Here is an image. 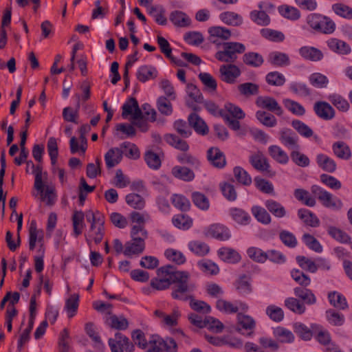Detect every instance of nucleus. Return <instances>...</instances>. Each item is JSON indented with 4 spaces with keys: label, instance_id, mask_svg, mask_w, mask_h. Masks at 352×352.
I'll return each instance as SVG.
<instances>
[{
    "label": "nucleus",
    "instance_id": "774afa93",
    "mask_svg": "<svg viewBox=\"0 0 352 352\" xmlns=\"http://www.w3.org/2000/svg\"><path fill=\"white\" fill-rule=\"evenodd\" d=\"M290 157L292 162L300 167H307L310 164L309 157L298 151V149L292 151L290 153Z\"/></svg>",
    "mask_w": 352,
    "mask_h": 352
},
{
    "label": "nucleus",
    "instance_id": "4468645a",
    "mask_svg": "<svg viewBox=\"0 0 352 352\" xmlns=\"http://www.w3.org/2000/svg\"><path fill=\"white\" fill-rule=\"evenodd\" d=\"M145 239L132 238L133 242H127L125 244V249L123 253L125 256H130L132 254H140L143 252L145 248Z\"/></svg>",
    "mask_w": 352,
    "mask_h": 352
},
{
    "label": "nucleus",
    "instance_id": "7c9ffc66",
    "mask_svg": "<svg viewBox=\"0 0 352 352\" xmlns=\"http://www.w3.org/2000/svg\"><path fill=\"white\" fill-rule=\"evenodd\" d=\"M295 296L307 305H314L316 302V298L311 290L301 287L294 288Z\"/></svg>",
    "mask_w": 352,
    "mask_h": 352
},
{
    "label": "nucleus",
    "instance_id": "a19ab883",
    "mask_svg": "<svg viewBox=\"0 0 352 352\" xmlns=\"http://www.w3.org/2000/svg\"><path fill=\"white\" fill-rule=\"evenodd\" d=\"M107 324L112 329L118 330H125L129 327L128 320L123 316L111 315L107 320Z\"/></svg>",
    "mask_w": 352,
    "mask_h": 352
},
{
    "label": "nucleus",
    "instance_id": "cd10ccee",
    "mask_svg": "<svg viewBox=\"0 0 352 352\" xmlns=\"http://www.w3.org/2000/svg\"><path fill=\"white\" fill-rule=\"evenodd\" d=\"M298 217L307 226L316 228L320 224V221L315 214L307 209L300 208L298 210Z\"/></svg>",
    "mask_w": 352,
    "mask_h": 352
},
{
    "label": "nucleus",
    "instance_id": "58836bf2",
    "mask_svg": "<svg viewBox=\"0 0 352 352\" xmlns=\"http://www.w3.org/2000/svg\"><path fill=\"white\" fill-rule=\"evenodd\" d=\"M328 234L335 240L342 243H351V236L344 232L334 226H330L327 230Z\"/></svg>",
    "mask_w": 352,
    "mask_h": 352
},
{
    "label": "nucleus",
    "instance_id": "864d4df0",
    "mask_svg": "<svg viewBox=\"0 0 352 352\" xmlns=\"http://www.w3.org/2000/svg\"><path fill=\"white\" fill-rule=\"evenodd\" d=\"M274 335L279 339L281 342L292 343L294 340L293 333L282 327H278L274 330Z\"/></svg>",
    "mask_w": 352,
    "mask_h": 352
},
{
    "label": "nucleus",
    "instance_id": "0e129e2a",
    "mask_svg": "<svg viewBox=\"0 0 352 352\" xmlns=\"http://www.w3.org/2000/svg\"><path fill=\"white\" fill-rule=\"evenodd\" d=\"M292 126L300 135L305 138H310L314 134L312 129L300 120H293L292 122Z\"/></svg>",
    "mask_w": 352,
    "mask_h": 352
},
{
    "label": "nucleus",
    "instance_id": "0eeeda50",
    "mask_svg": "<svg viewBox=\"0 0 352 352\" xmlns=\"http://www.w3.org/2000/svg\"><path fill=\"white\" fill-rule=\"evenodd\" d=\"M157 41L161 52L164 54L172 63L178 67H186L187 65L183 60L178 59L172 55V48L170 47L168 41L165 38L162 36H157Z\"/></svg>",
    "mask_w": 352,
    "mask_h": 352
},
{
    "label": "nucleus",
    "instance_id": "b1692460",
    "mask_svg": "<svg viewBox=\"0 0 352 352\" xmlns=\"http://www.w3.org/2000/svg\"><path fill=\"white\" fill-rule=\"evenodd\" d=\"M243 63L252 67H259L264 63V58L260 54L254 52L245 53L242 57Z\"/></svg>",
    "mask_w": 352,
    "mask_h": 352
},
{
    "label": "nucleus",
    "instance_id": "69168bd1",
    "mask_svg": "<svg viewBox=\"0 0 352 352\" xmlns=\"http://www.w3.org/2000/svg\"><path fill=\"white\" fill-rule=\"evenodd\" d=\"M144 160L148 166L153 170L159 169L162 164V161L159 155L151 151L145 153Z\"/></svg>",
    "mask_w": 352,
    "mask_h": 352
},
{
    "label": "nucleus",
    "instance_id": "2eb2a0df",
    "mask_svg": "<svg viewBox=\"0 0 352 352\" xmlns=\"http://www.w3.org/2000/svg\"><path fill=\"white\" fill-rule=\"evenodd\" d=\"M314 110L316 114L324 120L332 119L335 116L333 107L327 102H317L315 103Z\"/></svg>",
    "mask_w": 352,
    "mask_h": 352
},
{
    "label": "nucleus",
    "instance_id": "ea45409f",
    "mask_svg": "<svg viewBox=\"0 0 352 352\" xmlns=\"http://www.w3.org/2000/svg\"><path fill=\"white\" fill-rule=\"evenodd\" d=\"M153 338L157 339L160 346H162V350L163 352H177V344L175 340L172 338L167 337L166 339L161 338L157 335H153Z\"/></svg>",
    "mask_w": 352,
    "mask_h": 352
},
{
    "label": "nucleus",
    "instance_id": "3c124183",
    "mask_svg": "<svg viewBox=\"0 0 352 352\" xmlns=\"http://www.w3.org/2000/svg\"><path fill=\"white\" fill-rule=\"evenodd\" d=\"M120 148L122 150L123 155L128 158L136 160L140 157L139 149L134 144L124 142L121 144Z\"/></svg>",
    "mask_w": 352,
    "mask_h": 352
},
{
    "label": "nucleus",
    "instance_id": "72a5a7b5",
    "mask_svg": "<svg viewBox=\"0 0 352 352\" xmlns=\"http://www.w3.org/2000/svg\"><path fill=\"white\" fill-rule=\"evenodd\" d=\"M268 61L274 66L284 67L289 65V58L287 54L279 52H273L269 54Z\"/></svg>",
    "mask_w": 352,
    "mask_h": 352
},
{
    "label": "nucleus",
    "instance_id": "a211bd4d",
    "mask_svg": "<svg viewBox=\"0 0 352 352\" xmlns=\"http://www.w3.org/2000/svg\"><path fill=\"white\" fill-rule=\"evenodd\" d=\"M218 255L223 261L228 263H237L241 258L235 250L228 247L220 248L218 250Z\"/></svg>",
    "mask_w": 352,
    "mask_h": 352
},
{
    "label": "nucleus",
    "instance_id": "dca6fc26",
    "mask_svg": "<svg viewBox=\"0 0 352 352\" xmlns=\"http://www.w3.org/2000/svg\"><path fill=\"white\" fill-rule=\"evenodd\" d=\"M188 122L190 123L191 129L201 135H206L208 133V127L204 120L196 113H192L188 116Z\"/></svg>",
    "mask_w": 352,
    "mask_h": 352
},
{
    "label": "nucleus",
    "instance_id": "79ce46f5",
    "mask_svg": "<svg viewBox=\"0 0 352 352\" xmlns=\"http://www.w3.org/2000/svg\"><path fill=\"white\" fill-rule=\"evenodd\" d=\"M173 128L183 138H187L192 135V129L189 122L183 120H177L173 123Z\"/></svg>",
    "mask_w": 352,
    "mask_h": 352
},
{
    "label": "nucleus",
    "instance_id": "5701e85b",
    "mask_svg": "<svg viewBox=\"0 0 352 352\" xmlns=\"http://www.w3.org/2000/svg\"><path fill=\"white\" fill-rule=\"evenodd\" d=\"M164 139L167 144L176 149L183 151V153L189 150V145L186 141L181 139L179 137L175 134H166Z\"/></svg>",
    "mask_w": 352,
    "mask_h": 352
},
{
    "label": "nucleus",
    "instance_id": "c03bdc74",
    "mask_svg": "<svg viewBox=\"0 0 352 352\" xmlns=\"http://www.w3.org/2000/svg\"><path fill=\"white\" fill-rule=\"evenodd\" d=\"M285 306L297 314H302L306 310L305 304L296 298H287L285 300Z\"/></svg>",
    "mask_w": 352,
    "mask_h": 352
},
{
    "label": "nucleus",
    "instance_id": "49530a36",
    "mask_svg": "<svg viewBox=\"0 0 352 352\" xmlns=\"http://www.w3.org/2000/svg\"><path fill=\"white\" fill-rule=\"evenodd\" d=\"M233 173L236 181L244 186H248L252 182V177L241 166H236L233 169Z\"/></svg>",
    "mask_w": 352,
    "mask_h": 352
},
{
    "label": "nucleus",
    "instance_id": "393cba45",
    "mask_svg": "<svg viewBox=\"0 0 352 352\" xmlns=\"http://www.w3.org/2000/svg\"><path fill=\"white\" fill-rule=\"evenodd\" d=\"M328 299L330 304L336 309L345 310L349 307L346 298L338 292H329Z\"/></svg>",
    "mask_w": 352,
    "mask_h": 352
},
{
    "label": "nucleus",
    "instance_id": "412c9836",
    "mask_svg": "<svg viewBox=\"0 0 352 352\" xmlns=\"http://www.w3.org/2000/svg\"><path fill=\"white\" fill-rule=\"evenodd\" d=\"M137 78L141 82H145L157 76L156 68L151 65H142L139 67L136 74Z\"/></svg>",
    "mask_w": 352,
    "mask_h": 352
},
{
    "label": "nucleus",
    "instance_id": "ddd939ff",
    "mask_svg": "<svg viewBox=\"0 0 352 352\" xmlns=\"http://www.w3.org/2000/svg\"><path fill=\"white\" fill-rule=\"evenodd\" d=\"M122 150L118 147L111 148L104 155L107 168L111 169L120 163L122 160Z\"/></svg>",
    "mask_w": 352,
    "mask_h": 352
},
{
    "label": "nucleus",
    "instance_id": "e2e57ef3",
    "mask_svg": "<svg viewBox=\"0 0 352 352\" xmlns=\"http://www.w3.org/2000/svg\"><path fill=\"white\" fill-rule=\"evenodd\" d=\"M126 202L131 207L141 210L145 206L144 198L138 194L130 193L126 196Z\"/></svg>",
    "mask_w": 352,
    "mask_h": 352
},
{
    "label": "nucleus",
    "instance_id": "c85d7f7f",
    "mask_svg": "<svg viewBox=\"0 0 352 352\" xmlns=\"http://www.w3.org/2000/svg\"><path fill=\"white\" fill-rule=\"evenodd\" d=\"M251 212L259 223L268 225L272 222V217L267 208L265 209L259 206H253L251 208Z\"/></svg>",
    "mask_w": 352,
    "mask_h": 352
},
{
    "label": "nucleus",
    "instance_id": "9d476101",
    "mask_svg": "<svg viewBox=\"0 0 352 352\" xmlns=\"http://www.w3.org/2000/svg\"><path fill=\"white\" fill-rule=\"evenodd\" d=\"M207 159L212 166L222 168L226 164L224 153L218 147H211L207 151Z\"/></svg>",
    "mask_w": 352,
    "mask_h": 352
},
{
    "label": "nucleus",
    "instance_id": "f257e3e1",
    "mask_svg": "<svg viewBox=\"0 0 352 352\" xmlns=\"http://www.w3.org/2000/svg\"><path fill=\"white\" fill-rule=\"evenodd\" d=\"M157 277L151 279V287L158 291L166 290L170 287V296H173L181 285H185L189 281L190 274L186 271H176L174 266L166 265L157 270Z\"/></svg>",
    "mask_w": 352,
    "mask_h": 352
},
{
    "label": "nucleus",
    "instance_id": "8fccbe9b",
    "mask_svg": "<svg viewBox=\"0 0 352 352\" xmlns=\"http://www.w3.org/2000/svg\"><path fill=\"white\" fill-rule=\"evenodd\" d=\"M294 331L304 340H310L314 333L311 327L309 329L301 322L294 324Z\"/></svg>",
    "mask_w": 352,
    "mask_h": 352
},
{
    "label": "nucleus",
    "instance_id": "6e6d98bb",
    "mask_svg": "<svg viewBox=\"0 0 352 352\" xmlns=\"http://www.w3.org/2000/svg\"><path fill=\"white\" fill-rule=\"evenodd\" d=\"M84 213L82 211H75L72 217L74 234L76 237L78 236L84 227Z\"/></svg>",
    "mask_w": 352,
    "mask_h": 352
},
{
    "label": "nucleus",
    "instance_id": "20e7f679",
    "mask_svg": "<svg viewBox=\"0 0 352 352\" xmlns=\"http://www.w3.org/2000/svg\"><path fill=\"white\" fill-rule=\"evenodd\" d=\"M250 163L256 170L265 173L268 177H272L276 172L271 169L267 159L261 151H257L250 157Z\"/></svg>",
    "mask_w": 352,
    "mask_h": 352
},
{
    "label": "nucleus",
    "instance_id": "f704fd0d",
    "mask_svg": "<svg viewBox=\"0 0 352 352\" xmlns=\"http://www.w3.org/2000/svg\"><path fill=\"white\" fill-rule=\"evenodd\" d=\"M333 153L340 159L349 160L351 156L349 146L344 142H336L332 146Z\"/></svg>",
    "mask_w": 352,
    "mask_h": 352
},
{
    "label": "nucleus",
    "instance_id": "c756f323",
    "mask_svg": "<svg viewBox=\"0 0 352 352\" xmlns=\"http://www.w3.org/2000/svg\"><path fill=\"white\" fill-rule=\"evenodd\" d=\"M327 45L331 50L340 54H348L351 52L350 46L338 38H331L327 41Z\"/></svg>",
    "mask_w": 352,
    "mask_h": 352
},
{
    "label": "nucleus",
    "instance_id": "f03ea898",
    "mask_svg": "<svg viewBox=\"0 0 352 352\" xmlns=\"http://www.w3.org/2000/svg\"><path fill=\"white\" fill-rule=\"evenodd\" d=\"M195 290V285L188 282L185 285H181L177 288L173 299L182 302H189L190 308L196 312L206 314L211 311L210 306L205 301L196 300L192 294Z\"/></svg>",
    "mask_w": 352,
    "mask_h": 352
},
{
    "label": "nucleus",
    "instance_id": "aec40b11",
    "mask_svg": "<svg viewBox=\"0 0 352 352\" xmlns=\"http://www.w3.org/2000/svg\"><path fill=\"white\" fill-rule=\"evenodd\" d=\"M299 54L306 60L316 62L323 58L321 50L314 47L304 46L299 49Z\"/></svg>",
    "mask_w": 352,
    "mask_h": 352
},
{
    "label": "nucleus",
    "instance_id": "1a4fd4ad",
    "mask_svg": "<svg viewBox=\"0 0 352 352\" xmlns=\"http://www.w3.org/2000/svg\"><path fill=\"white\" fill-rule=\"evenodd\" d=\"M256 104L258 107L266 109L270 111L274 112L278 116H281L283 113L281 107L272 97L259 96L256 98Z\"/></svg>",
    "mask_w": 352,
    "mask_h": 352
},
{
    "label": "nucleus",
    "instance_id": "4c0bfd02",
    "mask_svg": "<svg viewBox=\"0 0 352 352\" xmlns=\"http://www.w3.org/2000/svg\"><path fill=\"white\" fill-rule=\"evenodd\" d=\"M170 21L177 27H187L190 25V19L185 13L175 10L170 13Z\"/></svg>",
    "mask_w": 352,
    "mask_h": 352
},
{
    "label": "nucleus",
    "instance_id": "603ef678",
    "mask_svg": "<svg viewBox=\"0 0 352 352\" xmlns=\"http://www.w3.org/2000/svg\"><path fill=\"white\" fill-rule=\"evenodd\" d=\"M173 205L181 211H188L190 208V201L184 195L175 194L172 196Z\"/></svg>",
    "mask_w": 352,
    "mask_h": 352
},
{
    "label": "nucleus",
    "instance_id": "e433bc0d",
    "mask_svg": "<svg viewBox=\"0 0 352 352\" xmlns=\"http://www.w3.org/2000/svg\"><path fill=\"white\" fill-rule=\"evenodd\" d=\"M237 292L241 295H247L252 292L250 278L245 274L240 276L235 283Z\"/></svg>",
    "mask_w": 352,
    "mask_h": 352
},
{
    "label": "nucleus",
    "instance_id": "f3484780",
    "mask_svg": "<svg viewBox=\"0 0 352 352\" xmlns=\"http://www.w3.org/2000/svg\"><path fill=\"white\" fill-rule=\"evenodd\" d=\"M311 327L314 333V334H315V338L320 344L327 346L332 343L329 332L324 329L321 325L312 324Z\"/></svg>",
    "mask_w": 352,
    "mask_h": 352
},
{
    "label": "nucleus",
    "instance_id": "f8f14e48",
    "mask_svg": "<svg viewBox=\"0 0 352 352\" xmlns=\"http://www.w3.org/2000/svg\"><path fill=\"white\" fill-rule=\"evenodd\" d=\"M44 240V232L43 230L37 228L36 222L32 221L29 228V249L32 251L35 249L36 244L43 243Z\"/></svg>",
    "mask_w": 352,
    "mask_h": 352
},
{
    "label": "nucleus",
    "instance_id": "6ab92c4d",
    "mask_svg": "<svg viewBox=\"0 0 352 352\" xmlns=\"http://www.w3.org/2000/svg\"><path fill=\"white\" fill-rule=\"evenodd\" d=\"M171 174L184 182H191L195 177L193 170L186 166H175L171 169Z\"/></svg>",
    "mask_w": 352,
    "mask_h": 352
},
{
    "label": "nucleus",
    "instance_id": "4be33fe9",
    "mask_svg": "<svg viewBox=\"0 0 352 352\" xmlns=\"http://www.w3.org/2000/svg\"><path fill=\"white\" fill-rule=\"evenodd\" d=\"M267 210L276 218H283L287 215L285 207L274 199H267L265 201Z\"/></svg>",
    "mask_w": 352,
    "mask_h": 352
},
{
    "label": "nucleus",
    "instance_id": "473e14b6",
    "mask_svg": "<svg viewBox=\"0 0 352 352\" xmlns=\"http://www.w3.org/2000/svg\"><path fill=\"white\" fill-rule=\"evenodd\" d=\"M230 214L233 220L240 225L246 226L251 221L250 216L243 209L232 208L230 210Z\"/></svg>",
    "mask_w": 352,
    "mask_h": 352
},
{
    "label": "nucleus",
    "instance_id": "bb28decb",
    "mask_svg": "<svg viewBox=\"0 0 352 352\" xmlns=\"http://www.w3.org/2000/svg\"><path fill=\"white\" fill-rule=\"evenodd\" d=\"M316 162L323 170L332 173L336 170V162L324 154H318L316 156Z\"/></svg>",
    "mask_w": 352,
    "mask_h": 352
},
{
    "label": "nucleus",
    "instance_id": "c9c22d12",
    "mask_svg": "<svg viewBox=\"0 0 352 352\" xmlns=\"http://www.w3.org/2000/svg\"><path fill=\"white\" fill-rule=\"evenodd\" d=\"M177 160L179 163L188 164L195 170H199L201 166L199 160L186 152L178 154L177 155Z\"/></svg>",
    "mask_w": 352,
    "mask_h": 352
},
{
    "label": "nucleus",
    "instance_id": "2f4dec72",
    "mask_svg": "<svg viewBox=\"0 0 352 352\" xmlns=\"http://www.w3.org/2000/svg\"><path fill=\"white\" fill-rule=\"evenodd\" d=\"M268 152L272 158L276 162L280 164L288 163L289 156L280 146L272 145L268 148Z\"/></svg>",
    "mask_w": 352,
    "mask_h": 352
},
{
    "label": "nucleus",
    "instance_id": "09e8293b",
    "mask_svg": "<svg viewBox=\"0 0 352 352\" xmlns=\"http://www.w3.org/2000/svg\"><path fill=\"white\" fill-rule=\"evenodd\" d=\"M326 318L329 323L333 326H342L345 321L344 316L333 309L326 311Z\"/></svg>",
    "mask_w": 352,
    "mask_h": 352
},
{
    "label": "nucleus",
    "instance_id": "39448f33",
    "mask_svg": "<svg viewBox=\"0 0 352 352\" xmlns=\"http://www.w3.org/2000/svg\"><path fill=\"white\" fill-rule=\"evenodd\" d=\"M241 74L240 68L232 63L222 65L219 67V78L228 84H234Z\"/></svg>",
    "mask_w": 352,
    "mask_h": 352
},
{
    "label": "nucleus",
    "instance_id": "a878e982",
    "mask_svg": "<svg viewBox=\"0 0 352 352\" xmlns=\"http://www.w3.org/2000/svg\"><path fill=\"white\" fill-rule=\"evenodd\" d=\"M219 19L226 25L234 27L240 26L243 22V18L241 15L230 11L221 13Z\"/></svg>",
    "mask_w": 352,
    "mask_h": 352
},
{
    "label": "nucleus",
    "instance_id": "338daca9",
    "mask_svg": "<svg viewBox=\"0 0 352 352\" xmlns=\"http://www.w3.org/2000/svg\"><path fill=\"white\" fill-rule=\"evenodd\" d=\"M254 183L256 187L262 192L275 195L274 186L270 182L259 177H256L254 178Z\"/></svg>",
    "mask_w": 352,
    "mask_h": 352
},
{
    "label": "nucleus",
    "instance_id": "7ed1b4c3",
    "mask_svg": "<svg viewBox=\"0 0 352 352\" xmlns=\"http://www.w3.org/2000/svg\"><path fill=\"white\" fill-rule=\"evenodd\" d=\"M311 191L324 207L334 210H340L342 208L343 203L340 199L334 197L319 186L313 185L311 187Z\"/></svg>",
    "mask_w": 352,
    "mask_h": 352
},
{
    "label": "nucleus",
    "instance_id": "9b49d317",
    "mask_svg": "<svg viewBox=\"0 0 352 352\" xmlns=\"http://www.w3.org/2000/svg\"><path fill=\"white\" fill-rule=\"evenodd\" d=\"M207 236H210L220 241L228 240L231 235L229 229L221 224L211 225L205 232Z\"/></svg>",
    "mask_w": 352,
    "mask_h": 352
},
{
    "label": "nucleus",
    "instance_id": "423d86ee",
    "mask_svg": "<svg viewBox=\"0 0 352 352\" xmlns=\"http://www.w3.org/2000/svg\"><path fill=\"white\" fill-rule=\"evenodd\" d=\"M279 140L282 144L289 149H298V137L292 129L285 128L279 131Z\"/></svg>",
    "mask_w": 352,
    "mask_h": 352
},
{
    "label": "nucleus",
    "instance_id": "de8ad7c7",
    "mask_svg": "<svg viewBox=\"0 0 352 352\" xmlns=\"http://www.w3.org/2000/svg\"><path fill=\"white\" fill-rule=\"evenodd\" d=\"M193 204L200 210H207L210 207V202L207 197L200 192H193L191 195Z\"/></svg>",
    "mask_w": 352,
    "mask_h": 352
},
{
    "label": "nucleus",
    "instance_id": "052dcab7",
    "mask_svg": "<svg viewBox=\"0 0 352 352\" xmlns=\"http://www.w3.org/2000/svg\"><path fill=\"white\" fill-rule=\"evenodd\" d=\"M256 118L261 124L267 127H273L277 123V120L274 116L263 111H256Z\"/></svg>",
    "mask_w": 352,
    "mask_h": 352
},
{
    "label": "nucleus",
    "instance_id": "13d9d810",
    "mask_svg": "<svg viewBox=\"0 0 352 352\" xmlns=\"http://www.w3.org/2000/svg\"><path fill=\"white\" fill-rule=\"evenodd\" d=\"M237 89L241 95L248 97L257 95L259 91V87L253 82H244L239 85Z\"/></svg>",
    "mask_w": 352,
    "mask_h": 352
},
{
    "label": "nucleus",
    "instance_id": "680f3d73",
    "mask_svg": "<svg viewBox=\"0 0 352 352\" xmlns=\"http://www.w3.org/2000/svg\"><path fill=\"white\" fill-rule=\"evenodd\" d=\"M333 11L338 16L346 19H352V8L342 3H337L332 5Z\"/></svg>",
    "mask_w": 352,
    "mask_h": 352
},
{
    "label": "nucleus",
    "instance_id": "5fc2aeb1",
    "mask_svg": "<svg viewBox=\"0 0 352 352\" xmlns=\"http://www.w3.org/2000/svg\"><path fill=\"white\" fill-rule=\"evenodd\" d=\"M172 222L175 227L183 230H188L192 225V219L183 214L175 215L173 217Z\"/></svg>",
    "mask_w": 352,
    "mask_h": 352
},
{
    "label": "nucleus",
    "instance_id": "37998d69",
    "mask_svg": "<svg viewBox=\"0 0 352 352\" xmlns=\"http://www.w3.org/2000/svg\"><path fill=\"white\" fill-rule=\"evenodd\" d=\"M251 20L261 26H267L270 23V17L263 10H253L250 13Z\"/></svg>",
    "mask_w": 352,
    "mask_h": 352
},
{
    "label": "nucleus",
    "instance_id": "a18cd8bd",
    "mask_svg": "<svg viewBox=\"0 0 352 352\" xmlns=\"http://www.w3.org/2000/svg\"><path fill=\"white\" fill-rule=\"evenodd\" d=\"M294 196L298 201H302L307 206L314 207L316 204V199L306 190L301 188L296 189Z\"/></svg>",
    "mask_w": 352,
    "mask_h": 352
},
{
    "label": "nucleus",
    "instance_id": "4d7b16f0",
    "mask_svg": "<svg viewBox=\"0 0 352 352\" xmlns=\"http://www.w3.org/2000/svg\"><path fill=\"white\" fill-rule=\"evenodd\" d=\"M188 248L191 252L199 256L206 255L210 251V247L206 243L199 241H190Z\"/></svg>",
    "mask_w": 352,
    "mask_h": 352
},
{
    "label": "nucleus",
    "instance_id": "bf43d9fd",
    "mask_svg": "<svg viewBox=\"0 0 352 352\" xmlns=\"http://www.w3.org/2000/svg\"><path fill=\"white\" fill-rule=\"evenodd\" d=\"M278 11L283 16L289 20L296 21L300 17V11L292 6H281L278 7Z\"/></svg>",
    "mask_w": 352,
    "mask_h": 352
},
{
    "label": "nucleus",
    "instance_id": "6e6552de",
    "mask_svg": "<svg viewBox=\"0 0 352 352\" xmlns=\"http://www.w3.org/2000/svg\"><path fill=\"white\" fill-rule=\"evenodd\" d=\"M28 167H30L32 169V173L35 176L34 179V188L43 193L44 189V182L43 180L45 181L47 179V173H43V168L41 165L35 166L32 161L27 162Z\"/></svg>",
    "mask_w": 352,
    "mask_h": 352
}]
</instances>
